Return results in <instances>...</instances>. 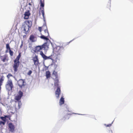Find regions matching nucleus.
Returning a JSON list of instances; mask_svg holds the SVG:
<instances>
[{
    "label": "nucleus",
    "mask_w": 133,
    "mask_h": 133,
    "mask_svg": "<svg viewBox=\"0 0 133 133\" xmlns=\"http://www.w3.org/2000/svg\"><path fill=\"white\" fill-rule=\"evenodd\" d=\"M64 51V48L63 46H57L54 48V54L49 57L47 56V59H50L52 60H56L58 58V56L62 55Z\"/></svg>",
    "instance_id": "f257e3e1"
},
{
    "label": "nucleus",
    "mask_w": 133,
    "mask_h": 133,
    "mask_svg": "<svg viewBox=\"0 0 133 133\" xmlns=\"http://www.w3.org/2000/svg\"><path fill=\"white\" fill-rule=\"evenodd\" d=\"M42 29L44 30V32L43 35L41 34V36L40 37L42 39L46 41L49 40V39L48 37L49 35V33L48 30L47 26L46 25L44 24L42 27H39L38 28V30L40 32H41Z\"/></svg>",
    "instance_id": "f03ea898"
},
{
    "label": "nucleus",
    "mask_w": 133,
    "mask_h": 133,
    "mask_svg": "<svg viewBox=\"0 0 133 133\" xmlns=\"http://www.w3.org/2000/svg\"><path fill=\"white\" fill-rule=\"evenodd\" d=\"M21 57V53H19L16 59L14 60V63L13 66L14 71L16 72L18 71V69L20 65L19 59Z\"/></svg>",
    "instance_id": "7ed1b4c3"
},
{
    "label": "nucleus",
    "mask_w": 133,
    "mask_h": 133,
    "mask_svg": "<svg viewBox=\"0 0 133 133\" xmlns=\"http://www.w3.org/2000/svg\"><path fill=\"white\" fill-rule=\"evenodd\" d=\"M32 25V22L29 20H26L23 23L22 27L25 31V33L26 34L29 31L30 28Z\"/></svg>",
    "instance_id": "20e7f679"
},
{
    "label": "nucleus",
    "mask_w": 133,
    "mask_h": 133,
    "mask_svg": "<svg viewBox=\"0 0 133 133\" xmlns=\"http://www.w3.org/2000/svg\"><path fill=\"white\" fill-rule=\"evenodd\" d=\"M17 83L21 91L23 92H25L28 87L24 81L22 79H20L18 81Z\"/></svg>",
    "instance_id": "39448f33"
},
{
    "label": "nucleus",
    "mask_w": 133,
    "mask_h": 133,
    "mask_svg": "<svg viewBox=\"0 0 133 133\" xmlns=\"http://www.w3.org/2000/svg\"><path fill=\"white\" fill-rule=\"evenodd\" d=\"M48 48V43L46 42L44 43L41 46H36L35 48L34 52L35 53H37L38 52H40L42 50H47Z\"/></svg>",
    "instance_id": "423d86ee"
},
{
    "label": "nucleus",
    "mask_w": 133,
    "mask_h": 133,
    "mask_svg": "<svg viewBox=\"0 0 133 133\" xmlns=\"http://www.w3.org/2000/svg\"><path fill=\"white\" fill-rule=\"evenodd\" d=\"M13 87V84L12 80H8L5 85V87L6 90L9 91L12 90Z\"/></svg>",
    "instance_id": "0eeeda50"
},
{
    "label": "nucleus",
    "mask_w": 133,
    "mask_h": 133,
    "mask_svg": "<svg viewBox=\"0 0 133 133\" xmlns=\"http://www.w3.org/2000/svg\"><path fill=\"white\" fill-rule=\"evenodd\" d=\"M40 6L42 8H40V10L39 11V15H40L41 13L43 17V18L44 19V0L42 1V0H41L40 2Z\"/></svg>",
    "instance_id": "6e6552de"
},
{
    "label": "nucleus",
    "mask_w": 133,
    "mask_h": 133,
    "mask_svg": "<svg viewBox=\"0 0 133 133\" xmlns=\"http://www.w3.org/2000/svg\"><path fill=\"white\" fill-rule=\"evenodd\" d=\"M32 59L34 62V64L35 66H37L39 64L37 55H36L35 57H33Z\"/></svg>",
    "instance_id": "1a4fd4ad"
},
{
    "label": "nucleus",
    "mask_w": 133,
    "mask_h": 133,
    "mask_svg": "<svg viewBox=\"0 0 133 133\" xmlns=\"http://www.w3.org/2000/svg\"><path fill=\"white\" fill-rule=\"evenodd\" d=\"M8 129L9 131L12 132H13L14 131L15 127V125L12 123H9L8 124Z\"/></svg>",
    "instance_id": "9d476101"
},
{
    "label": "nucleus",
    "mask_w": 133,
    "mask_h": 133,
    "mask_svg": "<svg viewBox=\"0 0 133 133\" xmlns=\"http://www.w3.org/2000/svg\"><path fill=\"white\" fill-rule=\"evenodd\" d=\"M18 95L15 96V100L18 101L21 99V97L23 96V93L20 90L18 93Z\"/></svg>",
    "instance_id": "9b49d317"
},
{
    "label": "nucleus",
    "mask_w": 133,
    "mask_h": 133,
    "mask_svg": "<svg viewBox=\"0 0 133 133\" xmlns=\"http://www.w3.org/2000/svg\"><path fill=\"white\" fill-rule=\"evenodd\" d=\"M29 39L31 42H34L37 41V37L35 35L31 34L30 36Z\"/></svg>",
    "instance_id": "f8f14e48"
},
{
    "label": "nucleus",
    "mask_w": 133,
    "mask_h": 133,
    "mask_svg": "<svg viewBox=\"0 0 133 133\" xmlns=\"http://www.w3.org/2000/svg\"><path fill=\"white\" fill-rule=\"evenodd\" d=\"M0 58L1 61L3 62H7L9 60V57L7 54H5L3 56H1Z\"/></svg>",
    "instance_id": "ddd939ff"
},
{
    "label": "nucleus",
    "mask_w": 133,
    "mask_h": 133,
    "mask_svg": "<svg viewBox=\"0 0 133 133\" xmlns=\"http://www.w3.org/2000/svg\"><path fill=\"white\" fill-rule=\"evenodd\" d=\"M61 93V90L60 88V87H58L55 92V95L57 98H59Z\"/></svg>",
    "instance_id": "4468645a"
},
{
    "label": "nucleus",
    "mask_w": 133,
    "mask_h": 133,
    "mask_svg": "<svg viewBox=\"0 0 133 133\" xmlns=\"http://www.w3.org/2000/svg\"><path fill=\"white\" fill-rule=\"evenodd\" d=\"M4 79V77L3 75L0 76V91L1 89V86L3 85Z\"/></svg>",
    "instance_id": "2eb2a0df"
},
{
    "label": "nucleus",
    "mask_w": 133,
    "mask_h": 133,
    "mask_svg": "<svg viewBox=\"0 0 133 133\" xmlns=\"http://www.w3.org/2000/svg\"><path fill=\"white\" fill-rule=\"evenodd\" d=\"M24 19H28L29 18V16L30 15V13L28 11V12H25L24 14Z\"/></svg>",
    "instance_id": "dca6fc26"
},
{
    "label": "nucleus",
    "mask_w": 133,
    "mask_h": 133,
    "mask_svg": "<svg viewBox=\"0 0 133 133\" xmlns=\"http://www.w3.org/2000/svg\"><path fill=\"white\" fill-rule=\"evenodd\" d=\"M64 103V98L63 97H62L60 100L59 102V105H62Z\"/></svg>",
    "instance_id": "f3484780"
},
{
    "label": "nucleus",
    "mask_w": 133,
    "mask_h": 133,
    "mask_svg": "<svg viewBox=\"0 0 133 133\" xmlns=\"http://www.w3.org/2000/svg\"><path fill=\"white\" fill-rule=\"evenodd\" d=\"M40 55L44 60L47 59V56H46L43 52L42 51L40 52Z\"/></svg>",
    "instance_id": "a211bd4d"
},
{
    "label": "nucleus",
    "mask_w": 133,
    "mask_h": 133,
    "mask_svg": "<svg viewBox=\"0 0 133 133\" xmlns=\"http://www.w3.org/2000/svg\"><path fill=\"white\" fill-rule=\"evenodd\" d=\"M70 118L69 116V114H67L65 115L63 118V119L64 121H65L66 120Z\"/></svg>",
    "instance_id": "6ab92c4d"
},
{
    "label": "nucleus",
    "mask_w": 133,
    "mask_h": 133,
    "mask_svg": "<svg viewBox=\"0 0 133 133\" xmlns=\"http://www.w3.org/2000/svg\"><path fill=\"white\" fill-rule=\"evenodd\" d=\"M52 75L54 76L55 79H57L58 78L57 73L55 71H54L52 74Z\"/></svg>",
    "instance_id": "aec40b11"
},
{
    "label": "nucleus",
    "mask_w": 133,
    "mask_h": 133,
    "mask_svg": "<svg viewBox=\"0 0 133 133\" xmlns=\"http://www.w3.org/2000/svg\"><path fill=\"white\" fill-rule=\"evenodd\" d=\"M51 74L50 72L48 71L46 72V76L47 78H48L50 76Z\"/></svg>",
    "instance_id": "412c9836"
},
{
    "label": "nucleus",
    "mask_w": 133,
    "mask_h": 133,
    "mask_svg": "<svg viewBox=\"0 0 133 133\" xmlns=\"http://www.w3.org/2000/svg\"><path fill=\"white\" fill-rule=\"evenodd\" d=\"M6 48L7 50L5 52L7 53L8 52V50H11L9 44H6Z\"/></svg>",
    "instance_id": "4be33fe9"
},
{
    "label": "nucleus",
    "mask_w": 133,
    "mask_h": 133,
    "mask_svg": "<svg viewBox=\"0 0 133 133\" xmlns=\"http://www.w3.org/2000/svg\"><path fill=\"white\" fill-rule=\"evenodd\" d=\"M21 105L22 104L21 101H19L18 103V107L16 108V109H19L21 108Z\"/></svg>",
    "instance_id": "5701e85b"
},
{
    "label": "nucleus",
    "mask_w": 133,
    "mask_h": 133,
    "mask_svg": "<svg viewBox=\"0 0 133 133\" xmlns=\"http://www.w3.org/2000/svg\"><path fill=\"white\" fill-rule=\"evenodd\" d=\"M0 118L3 121L5 122H6V119L5 118V116L4 117H0Z\"/></svg>",
    "instance_id": "b1692460"
},
{
    "label": "nucleus",
    "mask_w": 133,
    "mask_h": 133,
    "mask_svg": "<svg viewBox=\"0 0 133 133\" xmlns=\"http://www.w3.org/2000/svg\"><path fill=\"white\" fill-rule=\"evenodd\" d=\"M6 122L3 121H2L0 120V125L2 126L4 125Z\"/></svg>",
    "instance_id": "393cba45"
},
{
    "label": "nucleus",
    "mask_w": 133,
    "mask_h": 133,
    "mask_svg": "<svg viewBox=\"0 0 133 133\" xmlns=\"http://www.w3.org/2000/svg\"><path fill=\"white\" fill-rule=\"evenodd\" d=\"M9 53L11 56H13V52L11 50H9Z\"/></svg>",
    "instance_id": "a878e982"
},
{
    "label": "nucleus",
    "mask_w": 133,
    "mask_h": 133,
    "mask_svg": "<svg viewBox=\"0 0 133 133\" xmlns=\"http://www.w3.org/2000/svg\"><path fill=\"white\" fill-rule=\"evenodd\" d=\"M12 75L10 74H9L7 75V77L8 78V79H9L10 77H12Z\"/></svg>",
    "instance_id": "bb28decb"
},
{
    "label": "nucleus",
    "mask_w": 133,
    "mask_h": 133,
    "mask_svg": "<svg viewBox=\"0 0 133 133\" xmlns=\"http://www.w3.org/2000/svg\"><path fill=\"white\" fill-rule=\"evenodd\" d=\"M59 83L54 82V85L57 87L58 88V87H59Z\"/></svg>",
    "instance_id": "cd10ccee"
},
{
    "label": "nucleus",
    "mask_w": 133,
    "mask_h": 133,
    "mask_svg": "<svg viewBox=\"0 0 133 133\" xmlns=\"http://www.w3.org/2000/svg\"><path fill=\"white\" fill-rule=\"evenodd\" d=\"M32 72V71L31 70H30L27 73V74L28 75H31V74Z\"/></svg>",
    "instance_id": "c85d7f7f"
},
{
    "label": "nucleus",
    "mask_w": 133,
    "mask_h": 133,
    "mask_svg": "<svg viewBox=\"0 0 133 133\" xmlns=\"http://www.w3.org/2000/svg\"><path fill=\"white\" fill-rule=\"evenodd\" d=\"M5 116L6 118H9V119H10L11 116L9 115Z\"/></svg>",
    "instance_id": "c756f323"
},
{
    "label": "nucleus",
    "mask_w": 133,
    "mask_h": 133,
    "mask_svg": "<svg viewBox=\"0 0 133 133\" xmlns=\"http://www.w3.org/2000/svg\"><path fill=\"white\" fill-rule=\"evenodd\" d=\"M54 82L59 83V80L58 78L57 79H55V80Z\"/></svg>",
    "instance_id": "7c9ffc66"
},
{
    "label": "nucleus",
    "mask_w": 133,
    "mask_h": 133,
    "mask_svg": "<svg viewBox=\"0 0 133 133\" xmlns=\"http://www.w3.org/2000/svg\"><path fill=\"white\" fill-rule=\"evenodd\" d=\"M105 125L106 126V127H110L111 126V124H105Z\"/></svg>",
    "instance_id": "2f4dec72"
},
{
    "label": "nucleus",
    "mask_w": 133,
    "mask_h": 133,
    "mask_svg": "<svg viewBox=\"0 0 133 133\" xmlns=\"http://www.w3.org/2000/svg\"><path fill=\"white\" fill-rule=\"evenodd\" d=\"M23 42L22 41L21 44L20 46V48H21L22 47L23 45Z\"/></svg>",
    "instance_id": "473e14b6"
},
{
    "label": "nucleus",
    "mask_w": 133,
    "mask_h": 133,
    "mask_svg": "<svg viewBox=\"0 0 133 133\" xmlns=\"http://www.w3.org/2000/svg\"><path fill=\"white\" fill-rule=\"evenodd\" d=\"M2 111L1 108H0V116H1L2 115Z\"/></svg>",
    "instance_id": "72a5a7b5"
},
{
    "label": "nucleus",
    "mask_w": 133,
    "mask_h": 133,
    "mask_svg": "<svg viewBox=\"0 0 133 133\" xmlns=\"http://www.w3.org/2000/svg\"><path fill=\"white\" fill-rule=\"evenodd\" d=\"M46 68L45 69V70H46L48 69V67H46Z\"/></svg>",
    "instance_id": "f704fd0d"
},
{
    "label": "nucleus",
    "mask_w": 133,
    "mask_h": 133,
    "mask_svg": "<svg viewBox=\"0 0 133 133\" xmlns=\"http://www.w3.org/2000/svg\"><path fill=\"white\" fill-rule=\"evenodd\" d=\"M29 5H31L30 3H29Z\"/></svg>",
    "instance_id": "c9c22d12"
},
{
    "label": "nucleus",
    "mask_w": 133,
    "mask_h": 133,
    "mask_svg": "<svg viewBox=\"0 0 133 133\" xmlns=\"http://www.w3.org/2000/svg\"><path fill=\"white\" fill-rule=\"evenodd\" d=\"M109 7H110V4L109 5Z\"/></svg>",
    "instance_id": "e433bc0d"
}]
</instances>
